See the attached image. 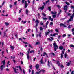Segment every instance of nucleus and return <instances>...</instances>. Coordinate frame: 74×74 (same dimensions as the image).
Instances as JSON below:
<instances>
[{
	"label": "nucleus",
	"instance_id": "ddd939ff",
	"mask_svg": "<svg viewBox=\"0 0 74 74\" xmlns=\"http://www.w3.org/2000/svg\"><path fill=\"white\" fill-rule=\"evenodd\" d=\"M35 23L36 24H38L39 23V21H38V19L36 20H35Z\"/></svg>",
	"mask_w": 74,
	"mask_h": 74
},
{
	"label": "nucleus",
	"instance_id": "bb28decb",
	"mask_svg": "<svg viewBox=\"0 0 74 74\" xmlns=\"http://www.w3.org/2000/svg\"><path fill=\"white\" fill-rule=\"evenodd\" d=\"M48 8V10H49V11H51V7H49Z\"/></svg>",
	"mask_w": 74,
	"mask_h": 74
},
{
	"label": "nucleus",
	"instance_id": "f03ea898",
	"mask_svg": "<svg viewBox=\"0 0 74 74\" xmlns=\"http://www.w3.org/2000/svg\"><path fill=\"white\" fill-rule=\"evenodd\" d=\"M30 49H28L27 51V53H26L27 54H26V55H27V58L28 59H29L30 58Z\"/></svg>",
	"mask_w": 74,
	"mask_h": 74
},
{
	"label": "nucleus",
	"instance_id": "f257e3e1",
	"mask_svg": "<svg viewBox=\"0 0 74 74\" xmlns=\"http://www.w3.org/2000/svg\"><path fill=\"white\" fill-rule=\"evenodd\" d=\"M3 63V65H1L0 67V69H1L2 71H3V69H4L5 67V60L2 62L1 64Z\"/></svg>",
	"mask_w": 74,
	"mask_h": 74
},
{
	"label": "nucleus",
	"instance_id": "c03bdc74",
	"mask_svg": "<svg viewBox=\"0 0 74 74\" xmlns=\"http://www.w3.org/2000/svg\"><path fill=\"white\" fill-rule=\"evenodd\" d=\"M61 37V35H59L58 36V39H59V40L60 39V38Z\"/></svg>",
	"mask_w": 74,
	"mask_h": 74
},
{
	"label": "nucleus",
	"instance_id": "1a4fd4ad",
	"mask_svg": "<svg viewBox=\"0 0 74 74\" xmlns=\"http://www.w3.org/2000/svg\"><path fill=\"white\" fill-rule=\"evenodd\" d=\"M13 69H14V71L15 73H18V72L16 71V68L14 67Z\"/></svg>",
	"mask_w": 74,
	"mask_h": 74
},
{
	"label": "nucleus",
	"instance_id": "bf43d9fd",
	"mask_svg": "<svg viewBox=\"0 0 74 74\" xmlns=\"http://www.w3.org/2000/svg\"><path fill=\"white\" fill-rule=\"evenodd\" d=\"M22 11V9H21L19 10V13H21V11Z\"/></svg>",
	"mask_w": 74,
	"mask_h": 74
},
{
	"label": "nucleus",
	"instance_id": "864d4df0",
	"mask_svg": "<svg viewBox=\"0 0 74 74\" xmlns=\"http://www.w3.org/2000/svg\"><path fill=\"white\" fill-rule=\"evenodd\" d=\"M42 71L43 72V73H44V72H45V70H42Z\"/></svg>",
	"mask_w": 74,
	"mask_h": 74
},
{
	"label": "nucleus",
	"instance_id": "4be33fe9",
	"mask_svg": "<svg viewBox=\"0 0 74 74\" xmlns=\"http://www.w3.org/2000/svg\"><path fill=\"white\" fill-rule=\"evenodd\" d=\"M50 63H51V65L52 66L53 69H54V70H56V69H55V67H54V66L52 64V63L51 62H50Z\"/></svg>",
	"mask_w": 74,
	"mask_h": 74
},
{
	"label": "nucleus",
	"instance_id": "473e14b6",
	"mask_svg": "<svg viewBox=\"0 0 74 74\" xmlns=\"http://www.w3.org/2000/svg\"><path fill=\"white\" fill-rule=\"evenodd\" d=\"M34 52V51L33 50L30 51V53H33Z\"/></svg>",
	"mask_w": 74,
	"mask_h": 74
},
{
	"label": "nucleus",
	"instance_id": "680f3d73",
	"mask_svg": "<svg viewBox=\"0 0 74 74\" xmlns=\"http://www.w3.org/2000/svg\"><path fill=\"white\" fill-rule=\"evenodd\" d=\"M61 54H62V55H63V54H64V51H62V53H61Z\"/></svg>",
	"mask_w": 74,
	"mask_h": 74
},
{
	"label": "nucleus",
	"instance_id": "423d86ee",
	"mask_svg": "<svg viewBox=\"0 0 74 74\" xmlns=\"http://www.w3.org/2000/svg\"><path fill=\"white\" fill-rule=\"evenodd\" d=\"M53 45L54 46V47H56L58 49L59 48V47L58 46V45H56V43L55 42L53 44Z\"/></svg>",
	"mask_w": 74,
	"mask_h": 74
},
{
	"label": "nucleus",
	"instance_id": "9d476101",
	"mask_svg": "<svg viewBox=\"0 0 74 74\" xmlns=\"http://www.w3.org/2000/svg\"><path fill=\"white\" fill-rule=\"evenodd\" d=\"M59 48L60 50H62L63 49V47L62 46H60L59 47Z\"/></svg>",
	"mask_w": 74,
	"mask_h": 74
},
{
	"label": "nucleus",
	"instance_id": "338daca9",
	"mask_svg": "<svg viewBox=\"0 0 74 74\" xmlns=\"http://www.w3.org/2000/svg\"><path fill=\"white\" fill-rule=\"evenodd\" d=\"M2 47H3V45H4V42H2Z\"/></svg>",
	"mask_w": 74,
	"mask_h": 74
},
{
	"label": "nucleus",
	"instance_id": "39448f33",
	"mask_svg": "<svg viewBox=\"0 0 74 74\" xmlns=\"http://www.w3.org/2000/svg\"><path fill=\"white\" fill-rule=\"evenodd\" d=\"M50 38L51 39L49 38H47V40H48L49 41H52L53 40L54 38H52V37H50Z\"/></svg>",
	"mask_w": 74,
	"mask_h": 74
},
{
	"label": "nucleus",
	"instance_id": "f8f14e48",
	"mask_svg": "<svg viewBox=\"0 0 74 74\" xmlns=\"http://www.w3.org/2000/svg\"><path fill=\"white\" fill-rule=\"evenodd\" d=\"M51 13L52 14H55V15H56V12L55 11L54 12H53V11H51Z\"/></svg>",
	"mask_w": 74,
	"mask_h": 74
},
{
	"label": "nucleus",
	"instance_id": "9b49d317",
	"mask_svg": "<svg viewBox=\"0 0 74 74\" xmlns=\"http://www.w3.org/2000/svg\"><path fill=\"white\" fill-rule=\"evenodd\" d=\"M21 22L22 23H23V24H25V23H26V21H24L23 20H22L21 21Z\"/></svg>",
	"mask_w": 74,
	"mask_h": 74
},
{
	"label": "nucleus",
	"instance_id": "72a5a7b5",
	"mask_svg": "<svg viewBox=\"0 0 74 74\" xmlns=\"http://www.w3.org/2000/svg\"><path fill=\"white\" fill-rule=\"evenodd\" d=\"M45 35L46 36H47V35H48V34H49V32H46L45 33Z\"/></svg>",
	"mask_w": 74,
	"mask_h": 74
},
{
	"label": "nucleus",
	"instance_id": "37998d69",
	"mask_svg": "<svg viewBox=\"0 0 74 74\" xmlns=\"http://www.w3.org/2000/svg\"><path fill=\"white\" fill-rule=\"evenodd\" d=\"M57 7H58V8H60L61 7L60 6H59V5H57Z\"/></svg>",
	"mask_w": 74,
	"mask_h": 74
},
{
	"label": "nucleus",
	"instance_id": "412c9836",
	"mask_svg": "<svg viewBox=\"0 0 74 74\" xmlns=\"http://www.w3.org/2000/svg\"><path fill=\"white\" fill-rule=\"evenodd\" d=\"M10 48L12 50H14V46L11 45H10Z\"/></svg>",
	"mask_w": 74,
	"mask_h": 74
},
{
	"label": "nucleus",
	"instance_id": "f704fd0d",
	"mask_svg": "<svg viewBox=\"0 0 74 74\" xmlns=\"http://www.w3.org/2000/svg\"><path fill=\"white\" fill-rule=\"evenodd\" d=\"M42 18L43 19V20H47V18L42 17Z\"/></svg>",
	"mask_w": 74,
	"mask_h": 74
},
{
	"label": "nucleus",
	"instance_id": "20e7f679",
	"mask_svg": "<svg viewBox=\"0 0 74 74\" xmlns=\"http://www.w3.org/2000/svg\"><path fill=\"white\" fill-rule=\"evenodd\" d=\"M64 10H65V12L66 13V12L67 11V5H65L64 7Z\"/></svg>",
	"mask_w": 74,
	"mask_h": 74
},
{
	"label": "nucleus",
	"instance_id": "4d7b16f0",
	"mask_svg": "<svg viewBox=\"0 0 74 74\" xmlns=\"http://www.w3.org/2000/svg\"><path fill=\"white\" fill-rule=\"evenodd\" d=\"M36 70H37L38 71H39V70H40V68H36Z\"/></svg>",
	"mask_w": 74,
	"mask_h": 74
},
{
	"label": "nucleus",
	"instance_id": "ea45409f",
	"mask_svg": "<svg viewBox=\"0 0 74 74\" xmlns=\"http://www.w3.org/2000/svg\"><path fill=\"white\" fill-rule=\"evenodd\" d=\"M29 47H30L31 48H33V47L31 46V45L30 44H29Z\"/></svg>",
	"mask_w": 74,
	"mask_h": 74
},
{
	"label": "nucleus",
	"instance_id": "69168bd1",
	"mask_svg": "<svg viewBox=\"0 0 74 74\" xmlns=\"http://www.w3.org/2000/svg\"><path fill=\"white\" fill-rule=\"evenodd\" d=\"M34 74V70H32V74Z\"/></svg>",
	"mask_w": 74,
	"mask_h": 74
},
{
	"label": "nucleus",
	"instance_id": "7c9ffc66",
	"mask_svg": "<svg viewBox=\"0 0 74 74\" xmlns=\"http://www.w3.org/2000/svg\"><path fill=\"white\" fill-rule=\"evenodd\" d=\"M63 57V55L62 54H61V59H62Z\"/></svg>",
	"mask_w": 74,
	"mask_h": 74
},
{
	"label": "nucleus",
	"instance_id": "49530a36",
	"mask_svg": "<svg viewBox=\"0 0 74 74\" xmlns=\"http://www.w3.org/2000/svg\"><path fill=\"white\" fill-rule=\"evenodd\" d=\"M62 12V10H60V12L58 13V15H60V13L61 12Z\"/></svg>",
	"mask_w": 74,
	"mask_h": 74
},
{
	"label": "nucleus",
	"instance_id": "c9c22d12",
	"mask_svg": "<svg viewBox=\"0 0 74 74\" xmlns=\"http://www.w3.org/2000/svg\"><path fill=\"white\" fill-rule=\"evenodd\" d=\"M64 56L65 58H67V54H66V53H65Z\"/></svg>",
	"mask_w": 74,
	"mask_h": 74
},
{
	"label": "nucleus",
	"instance_id": "a19ab883",
	"mask_svg": "<svg viewBox=\"0 0 74 74\" xmlns=\"http://www.w3.org/2000/svg\"><path fill=\"white\" fill-rule=\"evenodd\" d=\"M65 3L66 4H67V5H70V4H69V2H65Z\"/></svg>",
	"mask_w": 74,
	"mask_h": 74
},
{
	"label": "nucleus",
	"instance_id": "c85d7f7f",
	"mask_svg": "<svg viewBox=\"0 0 74 74\" xmlns=\"http://www.w3.org/2000/svg\"><path fill=\"white\" fill-rule=\"evenodd\" d=\"M70 47H73L74 48V45L71 44L70 45Z\"/></svg>",
	"mask_w": 74,
	"mask_h": 74
},
{
	"label": "nucleus",
	"instance_id": "6e6552de",
	"mask_svg": "<svg viewBox=\"0 0 74 74\" xmlns=\"http://www.w3.org/2000/svg\"><path fill=\"white\" fill-rule=\"evenodd\" d=\"M50 64V62H49V60H48L47 65L49 67H50V64Z\"/></svg>",
	"mask_w": 74,
	"mask_h": 74
},
{
	"label": "nucleus",
	"instance_id": "dca6fc26",
	"mask_svg": "<svg viewBox=\"0 0 74 74\" xmlns=\"http://www.w3.org/2000/svg\"><path fill=\"white\" fill-rule=\"evenodd\" d=\"M53 37H55L56 35L58 36V34L57 33H55L53 34Z\"/></svg>",
	"mask_w": 74,
	"mask_h": 74
},
{
	"label": "nucleus",
	"instance_id": "2f4dec72",
	"mask_svg": "<svg viewBox=\"0 0 74 74\" xmlns=\"http://www.w3.org/2000/svg\"><path fill=\"white\" fill-rule=\"evenodd\" d=\"M74 17V16L72 15V16H70V18H71L72 20H73V19Z\"/></svg>",
	"mask_w": 74,
	"mask_h": 74
},
{
	"label": "nucleus",
	"instance_id": "e2e57ef3",
	"mask_svg": "<svg viewBox=\"0 0 74 74\" xmlns=\"http://www.w3.org/2000/svg\"><path fill=\"white\" fill-rule=\"evenodd\" d=\"M51 54L52 55H53V56H55V54L53 53H51Z\"/></svg>",
	"mask_w": 74,
	"mask_h": 74
},
{
	"label": "nucleus",
	"instance_id": "4468645a",
	"mask_svg": "<svg viewBox=\"0 0 74 74\" xmlns=\"http://www.w3.org/2000/svg\"><path fill=\"white\" fill-rule=\"evenodd\" d=\"M40 66V65L37 64L35 66V67L37 69L38 68H39V66Z\"/></svg>",
	"mask_w": 74,
	"mask_h": 74
},
{
	"label": "nucleus",
	"instance_id": "a878e982",
	"mask_svg": "<svg viewBox=\"0 0 74 74\" xmlns=\"http://www.w3.org/2000/svg\"><path fill=\"white\" fill-rule=\"evenodd\" d=\"M40 29L41 31H42L43 30V28H42V27H40Z\"/></svg>",
	"mask_w": 74,
	"mask_h": 74
},
{
	"label": "nucleus",
	"instance_id": "8fccbe9b",
	"mask_svg": "<svg viewBox=\"0 0 74 74\" xmlns=\"http://www.w3.org/2000/svg\"><path fill=\"white\" fill-rule=\"evenodd\" d=\"M10 8H12V5L11 4H10Z\"/></svg>",
	"mask_w": 74,
	"mask_h": 74
},
{
	"label": "nucleus",
	"instance_id": "603ef678",
	"mask_svg": "<svg viewBox=\"0 0 74 74\" xmlns=\"http://www.w3.org/2000/svg\"><path fill=\"white\" fill-rule=\"evenodd\" d=\"M14 5H16L17 4V2L16 1L14 2Z\"/></svg>",
	"mask_w": 74,
	"mask_h": 74
},
{
	"label": "nucleus",
	"instance_id": "6e6d98bb",
	"mask_svg": "<svg viewBox=\"0 0 74 74\" xmlns=\"http://www.w3.org/2000/svg\"><path fill=\"white\" fill-rule=\"evenodd\" d=\"M6 71H9V70H9L8 69V68H7L6 69Z\"/></svg>",
	"mask_w": 74,
	"mask_h": 74
},
{
	"label": "nucleus",
	"instance_id": "cd10ccee",
	"mask_svg": "<svg viewBox=\"0 0 74 74\" xmlns=\"http://www.w3.org/2000/svg\"><path fill=\"white\" fill-rule=\"evenodd\" d=\"M23 42L24 44H28V43L26 42H24L23 41Z\"/></svg>",
	"mask_w": 74,
	"mask_h": 74
},
{
	"label": "nucleus",
	"instance_id": "b1692460",
	"mask_svg": "<svg viewBox=\"0 0 74 74\" xmlns=\"http://www.w3.org/2000/svg\"><path fill=\"white\" fill-rule=\"evenodd\" d=\"M40 62L41 64H44V62H43V60H41Z\"/></svg>",
	"mask_w": 74,
	"mask_h": 74
},
{
	"label": "nucleus",
	"instance_id": "13d9d810",
	"mask_svg": "<svg viewBox=\"0 0 74 74\" xmlns=\"http://www.w3.org/2000/svg\"><path fill=\"white\" fill-rule=\"evenodd\" d=\"M35 74H40V73H39V72H36Z\"/></svg>",
	"mask_w": 74,
	"mask_h": 74
},
{
	"label": "nucleus",
	"instance_id": "79ce46f5",
	"mask_svg": "<svg viewBox=\"0 0 74 74\" xmlns=\"http://www.w3.org/2000/svg\"><path fill=\"white\" fill-rule=\"evenodd\" d=\"M57 47H54V51H56V50L57 49Z\"/></svg>",
	"mask_w": 74,
	"mask_h": 74
},
{
	"label": "nucleus",
	"instance_id": "052dcab7",
	"mask_svg": "<svg viewBox=\"0 0 74 74\" xmlns=\"http://www.w3.org/2000/svg\"><path fill=\"white\" fill-rule=\"evenodd\" d=\"M67 28H69L70 29V28H71V27H70V25H69L68 26V27H67Z\"/></svg>",
	"mask_w": 74,
	"mask_h": 74
},
{
	"label": "nucleus",
	"instance_id": "774afa93",
	"mask_svg": "<svg viewBox=\"0 0 74 74\" xmlns=\"http://www.w3.org/2000/svg\"><path fill=\"white\" fill-rule=\"evenodd\" d=\"M43 54L44 55H47V53L45 52H44L43 53Z\"/></svg>",
	"mask_w": 74,
	"mask_h": 74
},
{
	"label": "nucleus",
	"instance_id": "aec40b11",
	"mask_svg": "<svg viewBox=\"0 0 74 74\" xmlns=\"http://www.w3.org/2000/svg\"><path fill=\"white\" fill-rule=\"evenodd\" d=\"M5 25H6V26H8V25H9V23H8V22H5Z\"/></svg>",
	"mask_w": 74,
	"mask_h": 74
},
{
	"label": "nucleus",
	"instance_id": "6ab92c4d",
	"mask_svg": "<svg viewBox=\"0 0 74 74\" xmlns=\"http://www.w3.org/2000/svg\"><path fill=\"white\" fill-rule=\"evenodd\" d=\"M40 42H36V44H35V45H38V44H40Z\"/></svg>",
	"mask_w": 74,
	"mask_h": 74
},
{
	"label": "nucleus",
	"instance_id": "0eeeda50",
	"mask_svg": "<svg viewBox=\"0 0 74 74\" xmlns=\"http://www.w3.org/2000/svg\"><path fill=\"white\" fill-rule=\"evenodd\" d=\"M44 5H43L42 7H39L38 8V10H40H40H42L44 9Z\"/></svg>",
	"mask_w": 74,
	"mask_h": 74
},
{
	"label": "nucleus",
	"instance_id": "5701e85b",
	"mask_svg": "<svg viewBox=\"0 0 74 74\" xmlns=\"http://www.w3.org/2000/svg\"><path fill=\"white\" fill-rule=\"evenodd\" d=\"M48 23H49V22L47 21L46 22V26H45L46 28H47V26L48 24Z\"/></svg>",
	"mask_w": 74,
	"mask_h": 74
},
{
	"label": "nucleus",
	"instance_id": "0e129e2a",
	"mask_svg": "<svg viewBox=\"0 0 74 74\" xmlns=\"http://www.w3.org/2000/svg\"><path fill=\"white\" fill-rule=\"evenodd\" d=\"M4 36H5V34H6V32H4Z\"/></svg>",
	"mask_w": 74,
	"mask_h": 74
},
{
	"label": "nucleus",
	"instance_id": "f3484780",
	"mask_svg": "<svg viewBox=\"0 0 74 74\" xmlns=\"http://www.w3.org/2000/svg\"><path fill=\"white\" fill-rule=\"evenodd\" d=\"M52 16L53 17V18H56V14H53L52 15Z\"/></svg>",
	"mask_w": 74,
	"mask_h": 74
},
{
	"label": "nucleus",
	"instance_id": "393cba45",
	"mask_svg": "<svg viewBox=\"0 0 74 74\" xmlns=\"http://www.w3.org/2000/svg\"><path fill=\"white\" fill-rule=\"evenodd\" d=\"M42 14L43 15V16L44 17H46V14H45V13H42Z\"/></svg>",
	"mask_w": 74,
	"mask_h": 74
},
{
	"label": "nucleus",
	"instance_id": "2eb2a0df",
	"mask_svg": "<svg viewBox=\"0 0 74 74\" xmlns=\"http://www.w3.org/2000/svg\"><path fill=\"white\" fill-rule=\"evenodd\" d=\"M60 63V62H59V61H57L56 64H57L58 66H60V63Z\"/></svg>",
	"mask_w": 74,
	"mask_h": 74
},
{
	"label": "nucleus",
	"instance_id": "c756f323",
	"mask_svg": "<svg viewBox=\"0 0 74 74\" xmlns=\"http://www.w3.org/2000/svg\"><path fill=\"white\" fill-rule=\"evenodd\" d=\"M56 32H57V33H59V30H58V28H56L55 30Z\"/></svg>",
	"mask_w": 74,
	"mask_h": 74
},
{
	"label": "nucleus",
	"instance_id": "4c0bfd02",
	"mask_svg": "<svg viewBox=\"0 0 74 74\" xmlns=\"http://www.w3.org/2000/svg\"><path fill=\"white\" fill-rule=\"evenodd\" d=\"M66 34H64L63 35H62V37H63L64 38V37H66Z\"/></svg>",
	"mask_w": 74,
	"mask_h": 74
},
{
	"label": "nucleus",
	"instance_id": "e433bc0d",
	"mask_svg": "<svg viewBox=\"0 0 74 74\" xmlns=\"http://www.w3.org/2000/svg\"><path fill=\"white\" fill-rule=\"evenodd\" d=\"M27 5H28V4L27 3L25 4V8H26L27 7Z\"/></svg>",
	"mask_w": 74,
	"mask_h": 74
},
{
	"label": "nucleus",
	"instance_id": "3c124183",
	"mask_svg": "<svg viewBox=\"0 0 74 74\" xmlns=\"http://www.w3.org/2000/svg\"><path fill=\"white\" fill-rule=\"evenodd\" d=\"M70 62H68V64H67V66H70Z\"/></svg>",
	"mask_w": 74,
	"mask_h": 74
},
{
	"label": "nucleus",
	"instance_id": "de8ad7c7",
	"mask_svg": "<svg viewBox=\"0 0 74 74\" xmlns=\"http://www.w3.org/2000/svg\"><path fill=\"white\" fill-rule=\"evenodd\" d=\"M71 8H73V12H74V6H72L71 7Z\"/></svg>",
	"mask_w": 74,
	"mask_h": 74
},
{
	"label": "nucleus",
	"instance_id": "7ed1b4c3",
	"mask_svg": "<svg viewBox=\"0 0 74 74\" xmlns=\"http://www.w3.org/2000/svg\"><path fill=\"white\" fill-rule=\"evenodd\" d=\"M66 26H67L68 25V24L64 25V24H63V23H60V26H63L64 27H67V26H66Z\"/></svg>",
	"mask_w": 74,
	"mask_h": 74
},
{
	"label": "nucleus",
	"instance_id": "58836bf2",
	"mask_svg": "<svg viewBox=\"0 0 74 74\" xmlns=\"http://www.w3.org/2000/svg\"><path fill=\"white\" fill-rule=\"evenodd\" d=\"M71 21V19L70 18L67 21V22H69Z\"/></svg>",
	"mask_w": 74,
	"mask_h": 74
},
{
	"label": "nucleus",
	"instance_id": "5fc2aeb1",
	"mask_svg": "<svg viewBox=\"0 0 74 74\" xmlns=\"http://www.w3.org/2000/svg\"><path fill=\"white\" fill-rule=\"evenodd\" d=\"M25 1V0H22V4H24Z\"/></svg>",
	"mask_w": 74,
	"mask_h": 74
},
{
	"label": "nucleus",
	"instance_id": "09e8293b",
	"mask_svg": "<svg viewBox=\"0 0 74 74\" xmlns=\"http://www.w3.org/2000/svg\"><path fill=\"white\" fill-rule=\"evenodd\" d=\"M51 18V16H49V20H51V18Z\"/></svg>",
	"mask_w": 74,
	"mask_h": 74
},
{
	"label": "nucleus",
	"instance_id": "a211bd4d",
	"mask_svg": "<svg viewBox=\"0 0 74 74\" xmlns=\"http://www.w3.org/2000/svg\"><path fill=\"white\" fill-rule=\"evenodd\" d=\"M26 12L27 15H28V13H29V10H26Z\"/></svg>",
	"mask_w": 74,
	"mask_h": 74
},
{
	"label": "nucleus",
	"instance_id": "a18cd8bd",
	"mask_svg": "<svg viewBox=\"0 0 74 74\" xmlns=\"http://www.w3.org/2000/svg\"><path fill=\"white\" fill-rule=\"evenodd\" d=\"M52 25H53V22H50V25H51V26H52Z\"/></svg>",
	"mask_w": 74,
	"mask_h": 74
}]
</instances>
